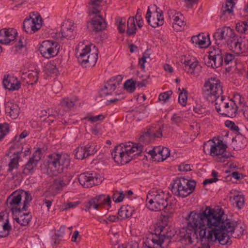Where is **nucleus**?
Listing matches in <instances>:
<instances>
[{
	"instance_id": "nucleus-1",
	"label": "nucleus",
	"mask_w": 248,
	"mask_h": 248,
	"mask_svg": "<svg viewBox=\"0 0 248 248\" xmlns=\"http://www.w3.org/2000/svg\"><path fill=\"white\" fill-rule=\"evenodd\" d=\"M203 211V217H206V225L211 229L207 236L209 240H211L214 235L215 240H217L219 244L228 247L232 244L231 236L238 238L243 235V227L237 221L228 218L222 209H215L206 206Z\"/></svg>"
},
{
	"instance_id": "nucleus-2",
	"label": "nucleus",
	"mask_w": 248,
	"mask_h": 248,
	"mask_svg": "<svg viewBox=\"0 0 248 248\" xmlns=\"http://www.w3.org/2000/svg\"><path fill=\"white\" fill-rule=\"evenodd\" d=\"M203 211L198 212L192 211L186 217V226L180 232L181 240H185L186 244H191L194 240L199 239L202 243L199 248H210L209 242L213 240L208 239V231L211 229L206 225V217H203Z\"/></svg>"
},
{
	"instance_id": "nucleus-3",
	"label": "nucleus",
	"mask_w": 248,
	"mask_h": 248,
	"mask_svg": "<svg viewBox=\"0 0 248 248\" xmlns=\"http://www.w3.org/2000/svg\"><path fill=\"white\" fill-rule=\"evenodd\" d=\"M168 196L161 190L150 191L146 196V206L153 211L164 210L166 215L164 217L169 218L173 212L171 205L168 203Z\"/></svg>"
},
{
	"instance_id": "nucleus-4",
	"label": "nucleus",
	"mask_w": 248,
	"mask_h": 248,
	"mask_svg": "<svg viewBox=\"0 0 248 248\" xmlns=\"http://www.w3.org/2000/svg\"><path fill=\"white\" fill-rule=\"evenodd\" d=\"M195 186V181L181 177L174 180L170 189L174 195L184 198L193 192Z\"/></svg>"
},
{
	"instance_id": "nucleus-5",
	"label": "nucleus",
	"mask_w": 248,
	"mask_h": 248,
	"mask_svg": "<svg viewBox=\"0 0 248 248\" xmlns=\"http://www.w3.org/2000/svg\"><path fill=\"white\" fill-rule=\"evenodd\" d=\"M71 159L67 154H53L48 155V165L55 175L61 174L67 169Z\"/></svg>"
},
{
	"instance_id": "nucleus-6",
	"label": "nucleus",
	"mask_w": 248,
	"mask_h": 248,
	"mask_svg": "<svg viewBox=\"0 0 248 248\" xmlns=\"http://www.w3.org/2000/svg\"><path fill=\"white\" fill-rule=\"evenodd\" d=\"M222 93V87L219 79L215 77H211L205 81L202 89V94L207 101L213 102Z\"/></svg>"
},
{
	"instance_id": "nucleus-7",
	"label": "nucleus",
	"mask_w": 248,
	"mask_h": 248,
	"mask_svg": "<svg viewBox=\"0 0 248 248\" xmlns=\"http://www.w3.org/2000/svg\"><path fill=\"white\" fill-rule=\"evenodd\" d=\"M211 143L210 155L217 156L216 160L217 162H225L230 156L229 153L226 152L227 146L222 140H218L217 143L213 141Z\"/></svg>"
},
{
	"instance_id": "nucleus-8",
	"label": "nucleus",
	"mask_w": 248,
	"mask_h": 248,
	"mask_svg": "<svg viewBox=\"0 0 248 248\" xmlns=\"http://www.w3.org/2000/svg\"><path fill=\"white\" fill-rule=\"evenodd\" d=\"M60 47L58 42L54 40H47L42 42L39 50L44 57L49 59L58 54Z\"/></svg>"
},
{
	"instance_id": "nucleus-9",
	"label": "nucleus",
	"mask_w": 248,
	"mask_h": 248,
	"mask_svg": "<svg viewBox=\"0 0 248 248\" xmlns=\"http://www.w3.org/2000/svg\"><path fill=\"white\" fill-rule=\"evenodd\" d=\"M225 51L218 47L213 48L209 52L208 58L205 63L208 67L217 68L223 63V58Z\"/></svg>"
},
{
	"instance_id": "nucleus-10",
	"label": "nucleus",
	"mask_w": 248,
	"mask_h": 248,
	"mask_svg": "<svg viewBox=\"0 0 248 248\" xmlns=\"http://www.w3.org/2000/svg\"><path fill=\"white\" fill-rule=\"evenodd\" d=\"M6 204L13 214L21 213L25 210L22 209L23 203L21 202V195L18 190L13 192L8 197Z\"/></svg>"
},
{
	"instance_id": "nucleus-11",
	"label": "nucleus",
	"mask_w": 248,
	"mask_h": 248,
	"mask_svg": "<svg viewBox=\"0 0 248 248\" xmlns=\"http://www.w3.org/2000/svg\"><path fill=\"white\" fill-rule=\"evenodd\" d=\"M41 148H39L34 152L32 156L23 166L22 173L25 175H28L33 173L34 172L38 162L41 158Z\"/></svg>"
},
{
	"instance_id": "nucleus-12",
	"label": "nucleus",
	"mask_w": 248,
	"mask_h": 248,
	"mask_svg": "<svg viewBox=\"0 0 248 248\" xmlns=\"http://www.w3.org/2000/svg\"><path fill=\"white\" fill-rule=\"evenodd\" d=\"M123 79L122 75H118L109 79L104 87L100 92L101 97L112 94L114 90L120 85Z\"/></svg>"
},
{
	"instance_id": "nucleus-13",
	"label": "nucleus",
	"mask_w": 248,
	"mask_h": 248,
	"mask_svg": "<svg viewBox=\"0 0 248 248\" xmlns=\"http://www.w3.org/2000/svg\"><path fill=\"white\" fill-rule=\"evenodd\" d=\"M42 18L40 16H35V17H30L24 20L23 28L27 33H34L39 30L42 26Z\"/></svg>"
},
{
	"instance_id": "nucleus-14",
	"label": "nucleus",
	"mask_w": 248,
	"mask_h": 248,
	"mask_svg": "<svg viewBox=\"0 0 248 248\" xmlns=\"http://www.w3.org/2000/svg\"><path fill=\"white\" fill-rule=\"evenodd\" d=\"M111 200L109 195L101 194L91 199L85 205L86 210L89 211L91 208L97 209L102 205H110Z\"/></svg>"
},
{
	"instance_id": "nucleus-15",
	"label": "nucleus",
	"mask_w": 248,
	"mask_h": 248,
	"mask_svg": "<svg viewBox=\"0 0 248 248\" xmlns=\"http://www.w3.org/2000/svg\"><path fill=\"white\" fill-rule=\"evenodd\" d=\"M93 52L89 55L77 56L79 63L84 67H91L93 66L97 62L98 59V50L97 47L93 45Z\"/></svg>"
},
{
	"instance_id": "nucleus-16",
	"label": "nucleus",
	"mask_w": 248,
	"mask_h": 248,
	"mask_svg": "<svg viewBox=\"0 0 248 248\" xmlns=\"http://www.w3.org/2000/svg\"><path fill=\"white\" fill-rule=\"evenodd\" d=\"M165 243L162 236L159 233L157 234H151L146 237L143 242V248H164L163 246Z\"/></svg>"
},
{
	"instance_id": "nucleus-17",
	"label": "nucleus",
	"mask_w": 248,
	"mask_h": 248,
	"mask_svg": "<svg viewBox=\"0 0 248 248\" xmlns=\"http://www.w3.org/2000/svg\"><path fill=\"white\" fill-rule=\"evenodd\" d=\"M116 151L119 154L118 159L117 160L118 164L121 165L125 164L129 162L136 155V154L132 155L130 151L127 150V147H125L124 144H120L116 146Z\"/></svg>"
},
{
	"instance_id": "nucleus-18",
	"label": "nucleus",
	"mask_w": 248,
	"mask_h": 248,
	"mask_svg": "<svg viewBox=\"0 0 248 248\" xmlns=\"http://www.w3.org/2000/svg\"><path fill=\"white\" fill-rule=\"evenodd\" d=\"M235 34L233 30L230 27H223L220 30L216 31L213 35L214 38L216 40V43L219 44L220 41L223 40L228 43L229 39H230Z\"/></svg>"
},
{
	"instance_id": "nucleus-19",
	"label": "nucleus",
	"mask_w": 248,
	"mask_h": 248,
	"mask_svg": "<svg viewBox=\"0 0 248 248\" xmlns=\"http://www.w3.org/2000/svg\"><path fill=\"white\" fill-rule=\"evenodd\" d=\"M78 181L80 185L84 187H91L98 184V177L94 176L93 173L85 172L80 174L78 178Z\"/></svg>"
},
{
	"instance_id": "nucleus-20",
	"label": "nucleus",
	"mask_w": 248,
	"mask_h": 248,
	"mask_svg": "<svg viewBox=\"0 0 248 248\" xmlns=\"http://www.w3.org/2000/svg\"><path fill=\"white\" fill-rule=\"evenodd\" d=\"M2 84L5 89L9 91H17L21 86V83L17 78L9 74L4 75Z\"/></svg>"
},
{
	"instance_id": "nucleus-21",
	"label": "nucleus",
	"mask_w": 248,
	"mask_h": 248,
	"mask_svg": "<svg viewBox=\"0 0 248 248\" xmlns=\"http://www.w3.org/2000/svg\"><path fill=\"white\" fill-rule=\"evenodd\" d=\"M156 8L155 16H152V12H151L149 7H148L146 15V18L147 20L148 24L153 28H156L159 26L163 25L164 22V18L162 15V12L160 13L157 12Z\"/></svg>"
},
{
	"instance_id": "nucleus-22",
	"label": "nucleus",
	"mask_w": 248,
	"mask_h": 248,
	"mask_svg": "<svg viewBox=\"0 0 248 248\" xmlns=\"http://www.w3.org/2000/svg\"><path fill=\"white\" fill-rule=\"evenodd\" d=\"M17 31L13 28L2 29L0 30V43L7 44L14 41L17 35Z\"/></svg>"
},
{
	"instance_id": "nucleus-23",
	"label": "nucleus",
	"mask_w": 248,
	"mask_h": 248,
	"mask_svg": "<svg viewBox=\"0 0 248 248\" xmlns=\"http://www.w3.org/2000/svg\"><path fill=\"white\" fill-rule=\"evenodd\" d=\"M88 24L91 26L93 31L95 32L102 31L107 27V23L105 20L100 15L96 16L93 18Z\"/></svg>"
},
{
	"instance_id": "nucleus-24",
	"label": "nucleus",
	"mask_w": 248,
	"mask_h": 248,
	"mask_svg": "<svg viewBox=\"0 0 248 248\" xmlns=\"http://www.w3.org/2000/svg\"><path fill=\"white\" fill-rule=\"evenodd\" d=\"M182 62L185 65L183 68L185 71L196 76L199 75L201 67L199 65L198 61L192 62L191 60H185L184 62Z\"/></svg>"
},
{
	"instance_id": "nucleus-25",
	"label": "nucleus",
	"mask_w": 248,
	"mask_h": 248,
	"mask_svg": "<svg viewBox=\"0 0 248 248\" xmlns=\"http://www.w3.org/2000/svg\"><path fill=\"white\" fill-rule=\"evenodd\" d=\"M5 111L7 115L15 119L19 115L20 108L17 104L9 101L5 103Z\"/></svg>"
},
{
	"instance_id": "nucleus-26",
	"label": "nucleus",
	"mask_w": 248,
	"mask_h": 248,
	"mask_svg": "<svg viewBox=\"0 0 248 248\" xmlns=\"http://www.w3.org/2000/svg\"><path fill=\"white\" fill-rule=\"evenodd\" d=\"M191 40L192 43L200 48H206L210 44L209 38L207 37L203 33H200L198 35L193 36Z\"/></svg>"
},
{
	"instance_id": "nucleus-27",
	"label": "nucleus",
	"mask_w": 248,
	"mask_h": 248,
	"mask_svg": "<svg viewBox=\"0 0 248 248\" xmlns=\"http://www.w3.org/2000/svg\"><path fill=\"white\" fill-rule=\"evenodd\" d=\"M235 5L234 0H226L225 5H223L221 10L220 18L226 20L228 16L233 15V8Z\"/></svg>"
},
{
	"instance_id": "nucleus-28",
	"label": "nucleus",
	"mask_w": 248,
	"mask_h": 248,
	"mask_svg": "<svg viewBox=\"0 0 248 248\" xmlns=\"http://www.w3.org/2000/svg\"><path fill=\"white\" fill-rule=\"evenodd\" d=\"M12 227L9 222L8 217H4L0 213V237H5L9 234Z\"/></svg>"
},
{
	"instance_id": "nucleus-29",
	"label": "nucleus",
	"mask_w": 248,
	"mask_h": 248,
	"mask_svg": "<svg viewBox=\"0 0 248 248\" xmlns=\"http://www.w3.org/2000/svg\"><path fill=\"white\" fill-rule=\"evenodd\" d=\"M230 100V99L226 98L222 94L215 99V108L219 114L222 115L223 110H225L226 107L228 106Z\"/></svg>"
},
{
	"instance_id": "nucleus-30",
	"label": "nucleus",
	"mask_w": 248,
	"mask_h": 248,
	"mask_svg": "<svg viewBox=\"0 0 248 248\" xmlns=\"http://www.w3.org/2000/svg\"><path fill=\"white\" fill-rule=\"evenodd\" d=\"M21 78L26 84L33 85L38 81V72L37 71H32L29 73H23Z\"/></svg>"
},
{
	"instance_id": "nucleus-31",
	"label": "nucleus",
	"mask_w": 248,
	"mask_h": 248,
	"mask_svg": "<svg viewBox=\"0 0 248 248\" xmlns=\"http://www.w3.org/2000/svg\"><path fill=\"white\" fill-rule=\"evenodd\" d=\"M239 38L240 37L235 33L231 38L229 39L227 44L229 49L236 54H239Z\"/></svg>"
},
{
	"instance_id": "nucleus-32",
	"label": "nucleus",
	"mask_w": 248,
	"mask_h": 248,
	"mask_svg": "<svg viewBox=\"0 0 248 248\" xmlns=\"http://www.w3.org/2000/svg\"><path fill=\"white\" fill-rule=\"evenodd\" d=\"M229 102V105L226 107L225 110H223L222 115L232 118L236 115L237 106L236 103L232 100H230Z\"/></svg>"
},
{
	"instance_id": "nucleus-33",
	"label": "nucleus",
	"mask_w": 248,
	"mask_h": 248,
	"mask_svg": "<svg viewBox=\"0 0 248 248\" xmlns=\"http://www.w3.org/2000/svg\"><path fill=\"white\" fill-rule=\"evenodd\" d=\"M164 126L163 124H153L148 127L154 140L155 138H160L163 136L162 132Z\"/></svg>"
},
{
	"instance_id": "nucleus-34",
	"label": "nucleus",
	"mask_w": 248,
	"mask_h": 248,
	"mask_svg": "<svg viewBox=\"0 0 248 248\" xmlns=\"http://www.w3.org/2000/svg\"><path fill=\"white\" fill-rule=\"evenodd\" d=\"M134 210L129 205H123L119 210L118 214L121 220L128 218L132 215Z\"/></svg>"
},
{
	"instance_id": "nucleus-35",
	"label": "nucleus",
	"mask_w": 248,
	"mask_h": 248,
	"mask_svg": "<svg viewBox=\"0 0 248 248\" xmlns=\"http://www.w3.org/2000/svg\"><path fill=\"white\" fill-rule=\"evenodd\" d=\"M124 145L127 147V150L129 152L130 151L132 155L136 154V155H139L143 150V144L140 142L139 143L129 142Z\"/></svg>"
},
{
	"instance_id": "nucleus-36",
	"label": "nucleus",
	"mask_w": 248,
	"mask_h": 248,
	"mask_svg": "<svg viewBox=\"0 0 248 248\" xmlns=\"http://www.w3.org/2000/svg\"><path fill=\"white\" fill-rule=\"evenodd\" d=\"M17 136H16L13 140L14 142L16 141L11 145L9 148L10 153L13 154V155H19L20 154L22 153L23 150V146L20 143L18 140H17Z\"/></svg>"
},
{
	"instance_id": "nucleus-37",
	"label": "nucleus",
	"mask_w": 248,
	"mask_h": 248,
	"mask_svg": "<svg viewBox=\"0 0 248 248\" xmlns=\"http://www.w3.org/2000/svg\"><path fill=\"white\" fill-rule=\"evenodd\" d=\"M153 140L154 139L150 133V132L149 131L148 127H147L141 132L139 138V141L140 143L142 142L145 144L151 143Z\"/></svg>"
},
{
	"instance_id": "nucleus-38",
	"label": "nucleus",
	"mask_w": 248,
	"mask_h": 248,
	"mask_svg": "<svg viewBox=\"0 0 248 248\" xmlns=\"http://www.w3.org/2000/svg\"><path fill=\"white\" fill-rule=\"evenodd\" d=\"M160 233L162 236L164 241L167 243L170 242V239L174 236L175 232L170 228H165L163 227L160 229Z\"/></svg>"
},
{
	"instance_id": "nucleus-39",
	"label": "nucleus",
	"mask_w": 248,
	"mask_h": 248,
	"mask_svg": "<svg viewBox=\"0 0 248 248\" xmlns=\"http://www.w3.org/2000/svg\"><path fill=\"white\" fill-rule=\"evenodd\" d=\"M172 17L174 20L173 27L177 30H180V29L177 28V26L182 28L185 26L186 23L184 21V17L181 14L176 13L172 16Z\"/></svg>"
},
{
	"instance_id": "nucleus-40",
	"label": "nucleus",
	"mask_w": 248,
	"mask_h": 248,
	"mask_svg": "<svg viewBox=\"0 0 248 248\" xmlns=\"http://www.w3.org/2000/svg\"><path fill=\"white\" fill-rule=\"evenodd\" d=\"M19 195H21V199L22 198H24V201L23 203L22 209L26 211L28 207V204L31 201L32 197L29 191H25L23 190H18Z\"/></svg>"
},
{
	"instance_id": "nucleus-41",
	"label": "nucleus",
	"mask_w": 248,
	"mask_h": 248,
	"mask_svg": "<svg viewBox=\"0 0 248 248\" xmlns=\"http://www.w3.org/2000/svg\"><path fill=\"white\" fill-rule=\"evenodd\" d=\"M101 2L95 0H90L89 1L88 7L90 16L93 14L97 15L99 13L98 7Z\"/></svg>"
},
{
	"instance_id": "nucleus-42",
	"label": "nucleus",
	"mask_w": 248,
	"mask_h": 248,
	"mask_svg": "<svg viewBox=\"0 0 248 248\" xmlns=\"http://www.w3.org/2000/svg\"><path fill=\"white\" fill-rule=\"evenodd\" d=\"M45 71L48 76H56L58 73L56 65L53 62H48L45 67Z\"/></svg>"
},
{
	"instance_id": "nucleus-43",
	"label": "nucleus",
	"mask_w": 248,
	"mask_h": 248,
	"mask_svg": "<svg viewBox=\"0 0 248 248\" xmlns=\"http://www.w3.org/2000/svg\"><path fill=\"white\" fill-rule=\"evenodd\" d=\"M75 101L69 98H63L60 103V106L63 109L64 111H67L73 108Z\"/></svg>"
},
{
	"instance_id": "nucleus-44",
	"label": "nucleus",
	"mask_w": 248,
	"mask_h": 248,
	"mask_svg": "<svg viewBox=\"0 0 248 248\" xmlns=\"http://www.w3.org/2000/svg\"><path fill=\"white\" fill-rule=\"evenodd\" d=\"M136 26L135 23V18L134 16L130 17L127 22L126 33L128 35H132L136 33Z\"/></svg>"
},
{
	"instance_id": "nucleus-45",
	"label": "nucleus",
	"mask_w": 248,
	"mask_h": 248,
	"mask_svg": "<svg viewBox=\"0 0 248 248\" xmlns=\"http://www.w3.org/2000/svg\"><path fill=\"white\" fill-rule=\"evenodd\" d=\"M14 219L21 226L27 225L31 219V216L29 214H23L19 217H16Z\"/></svg>"
},
{
	"instance_id": "nucleus-46",
	"label": "nucleus",
	"mask_w": 248,
	"mask_h": 248,
	"mask_svg": "<svg viewBox=\"0 0 248 248\" xmlns=\"http://www.w3.org/2000/svg\"><path fill=\"white\" fill-rule=\"evenodd\" d=\"M235 29L239 33L248 34V20L238 22Z\"/></svg>"
},
{
	"instance_id": "nucleus-47",
	"label": "nucleus",
	"mask_w": 248,
	"mask_h": 248,
	"mask_svg": "<svg viewBox=\"0 0 248 248\" xmlns=\"http://www.w3.org/2000/svg\"><path fill=\"white\" fill-rule=\"evenodd\" d=\"M239 54L248 52V39L245 37H240Z\"/></svg>"
},
{
	"instance_id": "nucleus-48",
	"label": "nucleus",
	"mask_w": 248,
	"mask_h": 248,
	"mask_svg": "<svg viewBox=\"0 0 248 248\" xmlns=\"http://www.w3.org/2000/svg\"><path fill=\"white\" fill-rule=\"evenodd\" d=\"M232 142L237 150L244 148L246 145V140L243 137L235 138L233 140Z\"/></svg>"
},
{
	"instance_id": "nucleus-49",
	"label": "nucleus",
	"mask_w": 248,
	"mask_h": 248,
	"mask_svg": "<svg viewBox=\"0 0 248 248\" xmlns=\"http://www.w3.org/2000/svg\"><path fill=\"white\" fill-rule=\"evenodd\" d=\"M20 158L19 155H14V157L11 158L9 164L7 171L11 172L14 169H17L19 166V160Z\"/></svg>"
},
{
	"instance_id": "nucleus-50",
	"label": "nucleus",
	"mask_w": 248,
	"mask_h": 248,
	"mask_svg": "<svg viewBox=\"0 0 248 248\" xmlns=\"http://www.w3.org/2000/svg\"><path fill=\"white\" fill-rule=\"evenodd\" d=\"M83 147L87 156L94 155L97 151L96 145L93 142L89 143Z\"/></svg>"
},
{
	"instance_id": "nucleus-51",
	"label": "nucleus",
	"mask_w": 248,
	"mask_h": 248,
	"mask_svg": "<svg viewBox=\"0 0 248 248\" xmlns=\"http://www.w3.org/2000/svg\"><path fill=\"white\" fill-rule=\"evenodd\" d=\"M73 26H71L70 28H65L63 26L61 29L62 37L68 39L73 37Z\"/></svg>"
},
{
	"instance_id": "nucleus-52",
	"label": "nucleus",
	"mask_w": 248,
	"mask_h": 248,
	"mask_svg": "<svg viewBox=\"0 0 248 248\" xmlns=\"http://www.w3.org/2000/svg\"><path fill=\"white\" fill-rule=\"evenodd\" d=\"M136 82L132 79L127 80L124 84V89L129 93H133L136 89Z\"/></svg>"
},
{
	"instance_id": "nucleus-53",
	"label": "nucleus",
	"mask_w": 248,
	"mask_h": 248,
	"mask_svg": "<svg viewBox=\"0 0 248 248\" xmlns=\"http://www.w3.org/2000/svg\"><path fill=\"white\" fill-rule=\"evenodd\" d=\"M187 100V92L186 89L183 88L179 95L178 102L181 105L185 106L186 104Z\"/></svg>"
},
{
	"instance_id": "nucleus-54",
	"label": "nucleus",
	"mask_w": 248,
	"mask_h": 248,
	"mask_svg": "<svg viewBox=\"0 0 248 248\" xmlns=\"http://www.w3.org/2000/svg\"><path fill=\"white\" fill-rule=\"evenodd\" d=\"M83 146L78 147L76 150L75 154V157L78 159H83L87 157L86 150Z\"/></svg>"
},
{
	"instance_id": "nucleus-55",
	"label": "nucleus",
	"mask_w": 248,
	"mask_h": 248,
	"mask_svg": "<svg viewBox=\"0 0 248 248\" xmlns=\"http://www.w3.org/2000/svg\"><path fill=\"white\" fill-rule=\"evenodd\" d=\"M233 201L235 203L236 207L239 209L242 208L245 202L244 197L243 195H237L233 196Z\"/></svg>"
},
{
	"instance_id": "nucleus-56",
	"label": "nucleus",
	"mask_w": 248,
	"mask_h": 248,
	"mask_svg": "<svg viewBox=\"0 0 248 248\" xmlns=\"http://www.w3.org/2000/svg\"><path fill=\"white\" fill-rule=\"evenodd\" d=\"M157 153L161 156V160H164L170 155V150L168 148L162 147L158 148Z\"/></svg>"
},
{
	"instance_id": "nucleus-57",
	"label": "nucleus",
	"mask_w": 248,
	"mask_h": 248,
	"mask_svg": "<svg viewBox=\"0 0 248 248\" xmlns=\"http://www.w3.org/2000/svg\"><path fill=\"white\" fill-rule=\"evenodd\" d=\"M69 181H66L64 180L56 179L53 182V186L56 190L61 189L63 186H66Z\"/></svg>"
},
{
	"instance_id": "nucleus-58",
	"label": "nucleus",
	"mask_w": 248,
	"mask_h": 248,
	"mask_svg": "<svg viewBox=\"0 0 248 248\" xmlns=\"http://www.w3.org/2000/svg\"><path fill=\"white\" fill-rule=\"evenodd\" d=\"M124 197V194L123 191H117L113 194L112 198L115 202H120L123 201Z\"/></svg>"
},
{
	"instance_id": "nucleus-59",
	"label": "nucleus",
	"mask_w": 248,
	"mask_h": 248,
	"mask_svg": "<svg viewBox=\"0 0 248 248\" xmlns=\"http://www.w3.org/2000/svg\"><path fill=\"white\" fill-rule=\"evenodd\" d=\"M9 132L8 125L6 124H0V140Z\"/></svg>"
},
{
	"instance_id": "nucleus-60",
	"label": "nucleus",
	"mask_w": 248,
	"mask_h": 248,
	"mask_svg": "<svg viewBox=\"0 0 248 248\" xmlns=\"http://www.w3.org/2000/svg\"><path fill=\"white\" fill-rule=\"evenodd\" d=\"M172 92L171 91H169L161 93L158 96V99L160 101H163V102H166L169 100L170 96L171 95Z\"/></svg>"
},
{
	"instance_id": "nucleus-61",
	"label": "nucleus",
	"mask_w": 248,
	"mask_h": 248,
	"mask_svg": "<svg viewBox=\"0 0 248 248\" xmlns=\"http://www.w3.org/2000/svg\"><path fill=\"white\" fill-rule=\"evenodd\" d=\"M225 125L226 127L230 128L231 130L236 133H239V128L237 125H235L234 122L227 120L225 122Z\"/></svg>"
},
{
	"instance_id": "nucleus-62",
	"label": "nucleus",
	"mask_w": 248,
	"mask_h": 248,
	"mask_svg": "<svg viewBox=\"0 0 248 248\" xmlns=\"http://www.w3.org/2000/svg\"><path fill=\"white\" fill-rule=\"evenodd\" d=\"M116 22L118 23L117 26L118 29L120 33H123L125 31V20L123 21V18L121 17H118L116 19Z\"/></svg>"
},
{
	"instance_id": "nucleus-63",
	"label": "nucleus",
	"mask_w": 248,
	"mask_h": 248,
	"mask_svg": "<svg viewBox=\"0 0 248 248\" xmlns=\"http://www.w3.org/2000/svg\"><path fill=\"white\" fill-rule=\"evenodd\" d=\"M80 204V202H69L67 203H65L62 206V210H67L71 208H74L77 207L78 205Z\"/></svg>"
},
{
	"instance_id": "nucleus-64",
	"label": "nucleus",
	"mask_w": 248,
	"mask_h": 248,
	"mask_svg": "<svg viewBox=\"0 0 248 248\" xmlns=\"http://www.w3.org/2000/svg\"><path fill=\"white\" fill-rule=\"evenodd\" d=\"M234 59V56L233 55L225 52V55H224L223 58V62H224L225 64H228Z\"/></svg>"
}]
</instances>
